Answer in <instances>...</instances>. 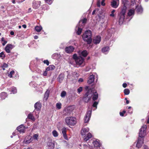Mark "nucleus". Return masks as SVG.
<instances>
[{
  "instance_id": "1",
  "label": "nucleus",
  "mask_w": 149,
  "mask_h": 149,
  "mask_svg": "<svg viewBox=\"0 0 149 149\" xmlns=\"http://www.w3.org/2000/svg\"><path fill=\"white\" fill-rule=\"evenodd\" d=\"M82 38L84 40L87 42L88 44H91L92 40L91 31L89 30L86 31L82 35Z\"/></svg>"
},
{
  "instance_id": "2",
  "label": "nucleus",
  "mask_w": 149,
  "mask_h": 149,
  "mask_svg": "<svg viewBox=\"0 0 149 149\" xmlns=\"http://www.w3.org/2000/svg\"><path fill=\"white\" fill-rule=\"evenodd\" d=\"M65 121L68 125H74L76 123V118L74 117H68L66 118Z\"/></svg>"
},
{
  "instance_id": "3",
  "label": "nucleus",
  "mask_w": 149,
  "mask_h": 149,
  "mask_svg": "<svg viewBox=\"0 0 149 149\" xmlns=\"http://www.w3.org/2000/svg\"><path fill=\"white\" fill-rule=\"evenodd\" d=\"M92 94V90L91 89L89 90L83 97V100L85 102H88L91 99Z\"/></svg>"
},
{
  "instance_id": "4",
  "label": "nucleus",
  "mask_w": 149,
  "mask_h": 149,
  "mask_svg": "<svg viewBox=\"0 0 149 149\" xmlns=\"http://www.w3.org/2000/svg\"><path fill=\"white\" fill-rule=\"evenodd\" d=\"M147 126L146 125H144L141 127L140 130L139 134V136L141 138L143 137L146 134Z\"/></svg>"
},
{
  "instance_id": "5",
  "label": "nucleus",
  "mask_w": 149,
  "mask_h": 149,
  "mask_svg": "<svg viewBox=\"0 0 149 149\" xmlns=\"http://www.w3.org/2000/svg\"><path fill=\"white\" fill-rule=\"evenodd\" d=\"M143 138H139L137 142L136 147L138 148L141 147L143 143Z\"/></svg>"
},
{
  "instance_id": "6",
  "label": "nucleus",
  "mask_w": 149,
  "mask_h": 149,
  "mask_svg": "<svg viewBox=\"0 0 149 149\" xmlns=\"http://www.w3.org/2000/svg\"><path fill=\"white\" fill-rule=\"evenodd\" d=\"M14 47L15 46L11 44H8L6 46L5 50L7 53H10V50H12Z\"/></svg>"
},
{
  "instance_id": "7",
  "label": "nucleus",
  "mask_w": 149,
  "mask_h": 149,
  "mask_svg": "<svg viewBox=\"0 0 149 149\" xmlns=\"http://www.w3.org/2000/svg\"><path fill=\"white\" fill-rule=\"evenodd\" d=\"M91 111H89L87 112L84 118V123H87L89 121L91 115Z\"/></svg>"
},
{
  "instance_id": "8",
  "label": "nucleus",
  "mask_w": 149,
  "mask_h": 149,
  "mask_svg": "<svg viewBox=\"0 0 149 149\" xmlns=\"http://www.w3.org/2000/svg\"><path fill=\"white\" fill-rule=\"evenodd\" d=\"M73 109H72V107H69L65 109L64 111L63 112L64 114L66 115H69L71 112L72 111Z\"/></svg>"
},
{
  "instance_id": "9",
  "label": "nucleus",
  "mask_w": 149,
  "mask_h": 149,
  "mask_svg": "<svg viewBox=\"0 0 149 149\" xmlns=\"http://www.w3.org/2000/svg\"><path fill=\"white\" fill-rule=\"evenodd\" d=\"M101 40V37L100 36H96L94 38L93 40V43L95 44L100 43Z\"/></svg>"
},
{
  "instance_id": "10",
  "label": "nucleus",
  "mask_w": 149,
  "mask_h": 149,
  "mask_svg": "<svg viewBox=\"0 0 149 149\" xmlns=\"http://www.w3.org/2000/svg\"><path fill=\"white\" fill-rule=\"evenodd\" d=\"M84 61V59L81 56H79L75 61L77 64L80 65L83 63Z\"/></svg>"
},
{
  "instance_id": "11",
  "label": "nucleus",
  "mask_w": 149,
  "mask_h": 149,
  "mask_svg": "<svg viewBox=\"0 0 149 149\" xmlns=\"http://www.w3.org/2000/svg\"><path fill=\"white\" fill-rule=\"evenodd\" d=\"M17 129L20 133H24L25 131V127L24 125H21L17 127Z\"/></svg>"
},
{
  "instance_id": "12",
  "label": "nucleus",
  "mask_w": 149,
  "mask_h": 149,
  "mask_svg": "<svg viewBox=\"0 0 149 149\" xmlns=\"http://www.w3.org/2000/svg\"><path fill=\"white\" fill-rule=\"evenodd\" d=\"M119 0H113L111 2V6L114 8H116L118 5Z\"/></svg>"
},
{
  "instance_id": "13",
  "label": "nucleus",
  "mask_w": 149,
  "mask_h": 149,
  "mask_svg": "<svg viewBox=\"0 0 149 149\" xmlns=\"http://www.w3.org/2000/svg\"><path fill=\"white\" fill-rule=\"evenodd\" d=\"M74 49V48L72 46H69L65 48V51L68 53H70L73 52Z\"/></svg>"
},
{
  "instance_id": "14",
  "label": "nucleus",
  "mask_w": 149,
  "mask_h": 149,
  "mask_svg": "<svg viewBox=\"0 0 149 149\" xmlns=\"http://www.w3.org/2000/svg\"><path fill=\"white\" fill-rule=\"evenodd\" d=\"M89 131L88 128H82L81 131V134L82 136H85L86 134Z\"/></svg>"
},
{
  "instance_id": "15",
  "label": "nucleus",
  "mask_w": 149,
  "mask_h": 149,
  "mask_svg": "<svg viewBox=\"0 0 149 149\" xmlns=\"http://www.w3.org/2000/svg\"><path fill=\"white\" fill-rule=\"evenodd\" d=\"M78 53L80 55L84 57L86 56L88 54L87 51L86 50H84L81 52L80 51H79Z\"/></svg>"
},
{
  "instance_id": "16",
  "label": "nucleus",
  "mask_w": 149,
  "mask_h": 149,
  "mask_svg": "<svg viewBox=\"0 0 149 149\" xmlns=\"http://www.w3.org/2000/svg\"><path fill=\"white\" fill-rule=\"evenodd\" d=\"M94 76L92 75H90L88 78V83L89 84H91L92 82H93L94 80Z\"/></svg>"
},
{
  "instance_id": "17",
  "label": "nucleus",
  "mask_w": 149,
  "mask_h": 149,
  "mask_svg": "<svg viewBox=\"0 0 149 149\" xmlns=\"http://www.w3.org/2000/svg\"><path fill=\"white\" fill-rule=\"evenodd\" d=\"M41 107V105L40 102H37L34 104V107L35 109L37 111L40 109Z\"/></svg>"
},
{
  "instance_id": "18",
  "label": "nucleus",
  "mask_w": 149,
  "mask_h": 149,
  "mask_svg": "<svg viewBox=\"0 0 149 149\" xmlns=\"http://www.w3.org/2000/svg\"><path fill=\"white\" fill-rule=\"evenodd\" d=\"M127 8L126 6H124L123 7L120 13V16L123 15L124 16H125V14Z\"/></svg>"
},
{
  "instance_id": "19",
  "label": "nucleus",
  "mask_w": 149,
  "mask_h": 149,
  "mask_svg": "<svg viewBox=\"0 0 149 149\" xmlns=\"http://www.w3.org/2000/svg\"><path fill=\"white\" fill-rule=\"evenodd\" d=\"M62 132L64 138L65 139L67 140L68 138L66 134V128L63 127L62 130Z\"/></svg>"
},
{
  "instance_id": "20",
  "label": "nucleus",
  "mask_w": 149,
  "mask_h": 149,
  "mask_svg": "<svg viewBox=\"0 0 149 149\" xmlns=\"http://www.w3.org/2000/svg\"><path fill=\"white\" fill-rule=\"evenodd\" d=\"M92 99L93 101H95L97 99L98 97V94L96 91L92 94Z\"/></svg>"
},
{
  "instance_id": "21",
  "label": "nucleus",
  "mask_w": 149,
  "mask_h": 149,
  "mask_svg": "<svg viewBox=\"0 0 149 149\" xmlns=\"http://www.w3.org/2000/svg\"><path fill=\"white\" fill-rule=\"evenodd\" d=\"M64 76L63 74H60L58 78L59 82H61L64 79Z\"/></svg>"
},
{
  "instance_id": "22",
  "label": "nucleus",
  "mask_w": 149,
  "mask_h": 149,
  "mask_svg": "<svg viewBox=\"0 0 149 149\" xmlns=\"http://www.w3.org/2000/svg\"><path fill=\"white\" fill-rule=\"evenodd\" d=\"M92 137V135L90 133H88L87 134L86 136L84 138V141H86L89 139H91Z\"/></svg>"
},
{
  "instance_id": "23",
  "label": "nucleus",
  "mask_w": 149,
  "mask_h": 149,
  "mask_svg": "<svg viewBox=\"0 0 149 149\" xmlns=\"http://www.w3.org/2000/svg\"><path fill=\"white\" fill-rule=\"evenodd\" d=\"M109 50V47H103L102 49V52L105 54L107 53Z\"/></svg>"
},
{
  "instance_id": "24",
  "label": "nucleus",
  "mask_w": 149,
  "mask_h": 149,
  "mask_svg": "<svg viewBox=\"0 0 149 149\" xmlns=\"http://www.w3.org/2000/svg\"><path fill=\"white\" fill-rule=\"evenodd\" d=\"M55 68V67L53 65H50L46 69V71H48L49 70H54Z\"/></svg>"
},
{
  "instance_id": "25",
  "label": "nucleus",
  "mask_w": 149,
  "mask_h": 149,
  "mask_svg": "<svg viewBox=\"0 0 149 149\" xmlns=\"http://www.w3.org/2000/svg\"><path fill=\"white\" fill-rule=\"evenodd\" d=\"M120 18L119 19V23L120 25L122 24L124 20V18L125 16H124L123 15V16H120Z\"/></svg>"
},
{
  "instance_id": "26",
  "label": "nucleus",
  "mask_w": 149,
  "mask_h": 149,
  "mask_svg": "<svg viewBox=\"0 0 149 149\" xmlns=\"http://www.w3.org/2000/svg\"><path fill=\"white\" fill-rule=\"evenodd\" d=\"M93 144L95 147H99L100 146V144L98 141H93Z\"/></svg>"
},
{
  "instance_id": "27",
  "label": "nucleus",
  "mask_w": 149,
  "mask_h": 149,
  "mask_svg": "<svg viewBox=\"0 0 149 149\" xmlns=\"http://www.w3.org/2000/svg\"><path fill=\"white\" fill-rule=\"evenodd\" d=\"M77 28L78 30L77 31V33L78 35H79L81 34V33L82 31V29L80 28L78 25H77L76 27V28L77 29Z\"/></svg>"
},
{
  "instance_id": "28",
  "label": "nucleus",
  "mask_w": 149,
  "mask_h": 149,
  "mask_svg": "<svg viewBox=\"0 0 149 149\" xmlns=\"http://www.w3.org/2000/svg\"><path fill=\"white\" fill-rule=\"evenodd\" d=\"M136 11L138 13H141L143 11L142 8L141 6H138L136 8Z\"/></svg>"
},
{
  "instance_id": "29",
  "label": "nucleus",
  "mask_w": 149,
  "mask_h": 149,
  "mask_svg": "<svg viewBox=\"0 0 149 149\" xmlns=\"http://www.w3.org/2000/svg\"><path fill=\"white\" fill-rule=\"evenodd\" d=\"M47 145L48 147H50L52 149H53L54 148V144L52 142H48Z\"/></svg>"
},
{
  "instance_id": "30",
  "label": "nucleus",
  "mask_w": 149,
  "mask_h": 149,
  "mask_svg": "<svg viewBox=\"0 0 149 149\" xmlns=\"http://www.w3.org/2000/svg\"><path fill=\"white\" fill-rule=\"evenodd\" d=\"M134 9H131L129 10L128 14L129 16H131L132 15H134Z\"/></svg>"
},
{
  "instance_id": "31",
  "label": "nucleus",
  "mask_w": 149,
  "mask_h": 149,
  "mask_svg": "<svg viewBox=\"0 0 149 149\" xmlns=\"http://www.w3.org/2000/svg\"><path fill=\"white\" fill-rule=\"evenodd\" d=\"M28 118L33 121H34L35 120V118L34 117L31 113H30L29 114L28 116Z\"/></svg>"
},
{
  "instance_id": "32",
  "label": "nucleus",
  "mask_w": 149,
  "mask_h": 149,
  "mask_svg": "<svg viewBox=\"0 0 149 149\" xmlns=\"http://www.w3.org/2000/svg\"><path fill=\"white\" fill-rule=\"evenodd\" d=\"M49 94V91L47 90L44 95V98L47 100L48 98Z\"/></svg>"
},
{
  "instance_id": "33",
  "label": "nucleus",
  "mask_w": 149,
  "mask_h": 149,
  "mask_svg": "<svg viewBox=\"0 0 149 149\" xmlns=\"http://www.w3.org/2000/svg\"><path fill=\"white\" fill-rule=\"evenodd\" d=\"M35 29L36 31L39 32L42 29V28L41 26H36L35 27Z\"/></svg>"
},
{
  "instance_id": "34",
  "label": "nucleus",
  "mask_w": 149,
  "mask_h": 149,
  "mask_svg": "<svg viewBox=\"0 0 149 149\" xmlns=\"http://www.w3.org/2000/svg\"><path fill=\"white\" fill-rule=\"evenodd\" d=\"M52 134L53 136L55 137H57L58 135V132L55 130H54L52 131Z\"/></svg>"
},
{
  "instance_id": "35",
  "label": "nucleus",
  "mask_w": 149,
  "mask_h": 149,
  "mask_svg": "<svg viewBox=\"0 0 149 149\" xmlns=\"http://www.w3.org/2000/svg\"><path fill=\"white\" fill-rule=\"evenodd\" d=\"M130 90L128 89H125L124 90V93L125 95H128L130 93Z\"/></svg>"
},
{
  "instance_id": "36",
  "label": "nucleus",
  "mask_w": 149,
  "mask_h": 149,
  "mask_svg": "<svg viewBox=\"0 0 149 149\" xmlns=\"http://www.w3.org/2000/svg\"><path fill=\"white\" fill-rule=\"evenodd\" d=\"M54 0H45V3H47L49 5H51L52 3Z\"/></svg>"
},
{
  "instance_id": "37",
  "label": "nucleus",
  "mask_w": 149,
  "mask_h": 149,
  "mask_svg": "<svg viewBox=\"0 0 149 149\" xmlns=\"http://www.w3.org/2000/svg\"><path fill=\"white\" fill-rule=\"evenodd\" d=\"M14 71L12 70L10 72V73L8 74V76L10 77L11 78L12 77V75L14 74Z\"/></svg>"
},
{
  "instance_id": "38",
  "label": "nucleus",
  "mask_w": 149,
  "mask_h": 149,
  "mask_svg": "<svg viewBox=\"0 0 149 149\" xmlns=\"http://www.w3.org/2000/svg\"><path fill=\"white\" fill-rule=\"evenodd\" d=\"M66 92L65 91H63L61 93V97H63L65 96L66 95Z\"/></svg>"
},
{
  "instance_id": "39",
  "label": "nucleus",
  "mask_w": 149,
  "mask_h": 149,
  "mask_svg": "<svg viewBox=\"0 0 149 149\" xmlns=\"http://www.w3.org/2000/svg\"><path fill=\"white\" fill-rule=\"evenodd\" d=\"M1 40L2 42H3L2 43V45L3 46H4L7 43V41L5 40L4 38L3 37L2 38Z\"/></svg>"
},
{
  "instance_id": "40",
  "label": "nucleus",
  "mask_w": 149,
  "mask_h": 149,
  "mask_svg": "<svg viewBox=\"0 0 149 149\" xmlns=\"http://www.w3.org/2000/svg\"><path fill=\"white\" fill-rule=\"evenodd\" d=\"M11 91L14 94L16 93L17 92L16 88L15 87L12 88L11 89Z\"/></svg>"
},
{
  "instance_id": "41",
  "label": "nucleus",
  "mask_w": 149,
  "mask_h": 149,
  "mask_svg": "<svg viewBox=\"0 0 149 149\" xmlns=\"http://www.w3.org/2000/svg\"><path fill=\"white\" fill-rule=\"evenodd\" d=\"M8 65L6 63H4L1 66V67L3 68V70H5V68H6L8 67Z\"/></svg>"
},
{
  "instance_id": "42",
  "label": "nucleus",
  "mask_w": 149,
  "mask_h": 149,
  "mask_svg": "<svg viewBox=\"0 0 149 149\" xmlns=\"http://www.w3.org/2000/svg\"><path fill=\"white\" fill-rule=\"evenodd\" d=\"M77 92L78 93H80L83 90V87H80L77 89Z\"/></svg>"
},
{
  "instance_id": "43",
  "label": "nucleus",
  "mask_w": 149,
  "mask_h": 149,
  "mask_svg": "<svg viewBox=\"0 0 149 149\" xmlns=\"http://www.w3.org/2000/svg\"><path fill=\"white\" fill-rule=\"evenodd\" d=\"M61 104L60 103H57L56 104V107L58 109H60L61 108Z\"/></svg>"
},
{
  "instance_id": "44",
  "label": "nucleus",
  "mask_w": 149,
  "mask_h": 149,
  "mask_svg": "<svg viewBox=\"0 0 149 149\" xmlns=\"http://www.w3.org/2000/svg\"><path fill=\"white\" fill-rule=\"evenodd\" d=\"M98 102H95L93 104V106L94 107H96Z\"/></svg>"
},
{
  "instance_id": "45",
  "label": "nucleus",
  "mask_w": 149,
  "mask_h": 149,
  "mask_svg": "<svg viewBox=\"0 0 149 149\" xmlns=\"http://www.w3.org/2000/svg\"><path fill=\"white\" fill-rule=\"evenodd\" d=\"M78 57L77 56V55L76 54H73V58L75 59V61H76V60L78 58Z\"/></svg>"
},
{
  "instance_id": "46",
  "label": "nucleus",
  "mask_w": 149,
  "mask_h": 149,
  "mask_svg": "<svg viewBox=\"0 0 149 149\" xmlns=\"http://www.w3.org/2000/svg\"><path fill=\"white\" fill-rule=\"evenodd\" d=\"M5 57V55L4 54V53L3 52H2L0 53V57Z\"/></svg>"
},
{
  "instance_id": "47",
  "label": "nucleus",
  "mask_w": 149,
  "mask_h": 149,
  "mask_svg": "<svg viewBox=\"0 0 149 149\" xmlns=\"http://www.w3.org/2000/svg\"><path fill=\"white\" fill-rule=\"evenodd\" d=\"M126 112L125 111H123L122 112H120V116H124V114Z\"/></svg>"
},
{
  "instance_id": "48",
  "label": "nucleus",
  "mask_w": 149,
  "mask_h": 149,
  "mask_svg": "<svg viewBox=\"0 0 149 149\" xmlns=\"http://www.w3.org/2000/svg\"><path fill=\"white\" fill-rule=\"evenodd\" d=\"M38 134H35L33 135V137L34 139H37L38 137Z\"/></svg>"
},
{
  "instance_id": "49",
  "label": "nucleus",
  "mask_w": 149,
  "mask_h": 149,
  "mask_svg": "<svg viewBox=\"0 0 149 149\" xmlns=\"http://www.w3.org/2000/svg\"><path fill=\"white\" fill-rule=\"evenodd\" d=\"M115 12V10H112L111 12V14L110 15V16L112 17H114V13Z\"/></svg>"
},
{
  "instance_id": "50",
  "label": "nucleus",
  "mask_w": 149,
  "mask_h": 149,
  "mask_svg": "<svg viewBox=\"0 0 149 149\" xmlns=\"http://www.w3.org/2000/svg\"><path fill=\"white\" fill-rule=\"evenodd\" d=\"M127 0H122V1L123 3V4L124 6H125V4L126 3L127 1Z\"/></svg>"
},
{
  "instance_id": "51",
  "label": "nucleus",
  "mask_w": 149,
  "mask_h": 149,
  "mask_svg": "<svg viewBox=\"0 0 149 149\" xmlns=\"http://www.w3.org/2000/svg\"><path fill=\"white\" fill-rule=\"evenodd\" d=\"M43 63L45 64H47V65H49V61L47 60H44L43 61Z\"/></svg>"
},
{
  "instance_id": "52",
  "label": "nucleus",
  "mask_w": 149,
  "mask_h": 149,
  "mask_svg": "<svg viewBox=\"0 0 149 149\" xmlns=\"http://www.w3.org/2000/svg\"><path fill=\"white\" fill-rule=\"evenodd\" d=\"M82 23L84 24H85L86 22V21H87V19H86V18H84L83 20H82Z\"/></svg>"
},
{
  "instance_id": "53",
  "label": "nucleus",
  "mask_w": 149,
  "mask_h": 149,
  "mask_svg": "<svg viewBox=\"0 0 149 149\" xmlns=\"http://www.w3.org/2000/svg\"><path fill=\"white\" fill-rule=\"evenodd\" d=\"M85 89L86 90L88 91L89 90H90V89H91L92 91V90L91 89V88L89 89V87L88 86H85Z\"/></svg>"
},
{
  "instance_id": "54",
  "label": "nucleus",
  "mask_w": 149,
  "mask_h": 149,
  "mask_svg": "<svg viewBox=\"0 0 149 149\" xmlns=\"http://www.w3.org/2000/svg\"><path fill=\"white\" fill-rule=\"evenodd\" d=\"M31 141V139H30L29 140H26L25 141V143H26L29 144L30 143Z\"/></svg>"
},
{
  "instance_id": "55",
  "label": "nucleus",
  "mask_w": 149,
  "mask_h": 149,
  "mask_svg": "<svg viewBox=\"0 0 149 149\" xmlns=\"http://www.w3.org/2000/svg\"><path fill=\"white\" fill-rule=\"evenodd\" d=\"M105 0H102L101 2V5L102 6H104L105 5V3H104Z\"/></svg>"
},
{
  "instance_id": "56",
  "label": "nucleus",
  "mask_w": 149,
  "mask_h": 149,
  "mask_svg": "<svg viewBox=\"0 0 149 149\" xmlns=\"http://www.w3.org/2000/svg\"><path fill=\"white\" fill-rule=\"evenodd\" d=\"M123 86L124 88H126L127 86V84L125 83H124L123 84Z\"/></svg>"
},
{
  "instance_id": "57",
  "label": "nucleus",
  "mask_w": 149,
  "mask_h": 149,
  "mask_svg": "<svg viewBox=\"0 0 149 149\" xmlns=\"http://www.w3.org/2000/svg\"><path fill=\"white\" fill-rule=\"evenodd\" d=\"M47 71H46V70L44 72L43 74V75H44V76L47 75Z\"/></svg>"
},
{
  "instance_id": "58",
  "label": "nucleus",
  "mask_w": 149,
  "mask_h": 149,
  "mask_svg": "<svg viewBox=\"0 0 149 149\" xmlns=\"http://www.w3.org/2000/svg\"><path fill=\"white\" fill-rule=\"evenodd\" d=\"M83 81V79L82 78H80L78 80L79 82H82Z\"/></svg>"
},
{
  "instance_id": "59",
  "label": "nucleus",
  "mask_w": 149,
  "mask_h": 149,
  "mask_svg": "<svg viewBox=\"0 0 149 149\" xmlns=\"http://www.w3.org/2000/svg\"><path fill=\"white\" fill-rule=\"evenodd\" d=\"M97 6L98 7H100V2L99 1H98L97 2Z\"/></svg>"
},
{
  "instance_id": "60",
  "label": "nucleus",
  "mask_w": 149,
  "mask_h": 149,
  "mask_svg": "<svg viewBox=\"0 0 149 149\" xmlns=\"http://www.w3.org/2000/svg\"><path fill=\"white\" fill-rule=\"evenodd\" d=\"M144 149H148V147L144 145L143 146Z\"/></svg>"
},
{
  "instance_id": "61",
  "label": "nucleus",
  "mask_w": 149,
  "mask_h": 149,
  "mask_svg": "<svg viewBox=\"0 0 149 149\" xmlns=\"http://www.w3.org/2000/svg\"><path fill=\"white\" fill-rule=\"evenodd\" d=\"M10 34L11 35H14V32L13 31H11L10 32Z\"/></svg>"
},
{
  "instance_id": "62",
  "label": "nucleus",
  "mask_w": 149,
  "mask_h": 149,
  "mask_svg": "<svg viewBox=\"0 0 149 149\" xmlns=\"http://www.w3.org/2000/svg\"><path fill=\"white\" fill-rule=\"evenodd\" d=\"M31 12V8H29L28 9V13H29Z\"/></svg>"
},
{
  "instance_id": "63",
  "label": "nucleus",
  "mask_w": 149,
  "mask_h": 149,
  "mask_svg": "<svg viewBox=\"0 0 149 149\" xmlns=\"http://www.w3.org/2000/svg\"><path fill=\"white\" fill-rule=\"evenodd\" d=\"M34 38L35 39H37L38 38V36H34Z\"/></svg>"
},
{
  "instance_id": "64",
  "label": "nucleus",
  "mask_w": 149,
  "mask_h": 149,
  "mask_svg": "<svg viewBox=\"0 0 149 149\" xmlns=\"http://www.w3.org/2000/svg\"><path fill=\"white\" fill-rule=\"evenodd\" d=\"M22 26L24 28H26V26L25 24H23L22 25Z\"/></svg>"
}]
</instances>
